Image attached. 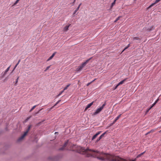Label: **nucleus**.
Segmentation results:
<instances>
[{
  "label": "nucleus",
  "mask_w": 161,
  "mask_h": 161,
  "mask_svg": "<svg viewBox=\"0 0 161 161\" xmlns=\"http://www.w3.org/2000/svg\"><path fill=\"white\" fill-rule=\"evenodd\" d=\"M30 117H30L29 118H28L26 120H28Z\"/></svg>",
  "instance_id": "43"
},
{
  "label": "nucleus",
  "mask_w": 161,
  "mask_h": 161,
  "mask_svg": "<svg viewBox=\"0 0 161 161\" xmlns=\"http://www.w3.org/2000/svg\"><path fill=\"white\" fill-rule=\"evenodd\" d=\"M42 109V108H41V109L39 110V111L37 112V113H39V112L40 111H41Z\"/></svg>",
  "instance_id": "36"
},
{
  "label": "nucleus",
  "mask_w": 161,
  "mask_h": 161,
  "mask_svg": "<svg viewBox=\"0 0 161 161\" xmlns=\"http://www.w3.org/2000/svg\"><path fill=\"white\" fill-rule=\"evenodd\" d=\"M37 106V105H36L33 106L30 110V112H31Z\"/></svg>",
  "instance_id": "17"
},
{
  "label": "nucleus",
  "mask_w": 161,
  "mask_h": 161,
  "mask_svg": "<svg viewBox=\"0 0 161 161\" xmlns=\"http://www.w3.org/2000/svg\"><path fill=\"white\" fill-rule=\"evenodd\" d=\"M76 0H74V3H75V1Z\"/></svg>",
  "instance_id": "45"
},
{
  "label": "nucleus",
  "mask_w": 161,
  "mask_h": 161,
  "mask_svg": "<svg viewBox=\"0 0 161 161\" xmlns=\"http://www.w3.org/2000/svg\"><path fill=\"white\" fill-rule=\"evenodd\" d=\"M133 40H137L140 41L141 39L138 37H134L133 38Z\"/></svg>",
  "instance_id": "16"
},
{
  "label": "nucleus",
  "mask_w": 161,
  "mask_h": 161,
  "mask_svg": "<svg viewBox=\"0 0 161 161\" xmlns=\"http://www.w3.org/2000/svg\"><path fill=\"white\" fill-rule=\"evenodd\" d=\"M160 119L161 120V116Z\"/></svg>",
  "instance_id": "46"
},
{
  "label": "nucleus",
  "mask_w": 161,
  "mask_h": 161,
  "mask_svg": "<svg viewBox=\"0 0 161 161\" xmlns=\"http://www.w3.org/2000/svg\"><path fill=\"white\" fill-rule=\"evenodd\" d=\"M106 132H105L103 133L102 134L100 137L97 139V140L96 142H98L103 137H104L105 134L106 133Z\"/></svg>",
  "instance_id": "7"
},
{
  "label": "nucleus",
  "mask_w": 161,
  "mask_h": 161,
  "mask_svg": "<svg viewBox=\"0 0 161 161\" xmlns=\"http://www.w3.org/2000/svg\"><path fill=\"white\" fill-rule=\"evenodd\" d=\"M106 103H105L102 106L98 108L95 111V112L93 113V115H96L97 114L100 113L101 111L103 109L104 106L106 105Z\"/></svg>",
  "instance_id": "3"
},
{
  "label": "nucleus",
  "mask_w": 161,
  "mask_h": 161,
  "mask_svg": "<svg viewBox=\"0 0 161 161\" xmlns=\"http://www.w3.org/2000/svg\"><path fill=\"white\" fill-rule=\"evenodd\" d=\"M51 65H50V66H47L46 69L44 70V71L45 72H46L47 70H48L50 68V67L51 66Z\"/></svg>",
  "instance_id": "19"
},
{
  "label": "nucleus",
  "mask_w": 161,
  "mask_h": 161,
  "mask_svg": "<svg viewBox=\"0 0 161 161\" xmlns=\"http://www.w3.org/2000/svg\"><path fill=\"white\" fill-rule=\"evenodd\" d=\"M64 91V90L61 91L59 93V94L57 96V97H58L59 96H60Z\"/></svg>",
  "instance_id": "22"
},
{
  "label": "nucleus",
  "mask_w": 161,
  "mask_h": 161,
  "mask_svg": "<svg viewBox=\"0 0 161 161\" xmlns=\"http://www.w3.org/2000/svg\"><path fill=\"white\" fill-rule=\"evenodd\" d=\"M94 103V102H92L91 103L88 104L86 107V108L85 110L86 111V110L88 108H90L91 106L93 104V103Z\"/></svg>",
  "instance_id": "9"
},
{
  "label": "nucleus",
  "mask_w": 161,
  "mask_h": 161,
  "mask_svg": "<svg viewBox=\"0 0 161 161\" xmlns=\"http://www.w3.org/2000/svg\"><path fill=\"white\" fill-rule=\"evenodd\" d=\"M121 114H119V115H118L115 119V120H114V121L112 123V124H114L115 122L119 119V118L121 116Z\"/></svg>",
  "instance_id": "11"
},
{
  "label": "nucleus",
  "mask_w": 161,
  "mask_h": 161,
  "mask_svg": "<svg viewBox=\"0 0 161 161\" xmlns=\"http://www.w3.org/2000/svg\"><path fill=\"white\" fill-rule=\"evenodd\" d=\"M128 48V47H127V46L122 51V52H124L125 50H126V49H127Z\"/></svg>",
  "instance_id": "28"
},
{
  "label": "nucleus",
  "mask_w": 161,
  "mask_h": 161,
  "mask_svg": "<svg viewBox=\"0 0 161 161\" xmlns=\"http://www.w3.org/2000/svg\"><path fill=\"white\" fill-rule=\"evenodd\" d=\"M102 132L101 131L97 132L92 137V140H93L95 139Z\"/></svg>",
  "instance_id": "5"
},
{
  "label": "nucleus",
  "mask_w": 161,
  "mask_h": 161,
  "mask_svg": "<svg viewBox=\"0 0 161 161\" xmlns=\"http://www.w3.org/2000/svg\"><path fill=\"white\" fill-rule=\"evenodd\" d=\"M70 25V24H69L68 25H66L64 27L63 31H67L68 30L69 28Z\"/></svg>",
  "instance_id": "13"
},
{
  "label": "nucleus",
  "mask_w": 161,
  "mask_h": 161,
  "mask_svg": "<svg viewBox=\"0 0 161 161\" xmlns=\"http://www.w3.org/2000/svg\"><path fill=\"white\" fill-rule=\"evenodd\" d=\"M151 28H153H153H154V26H151Z\"/></svg>",
  "instance_id": "38"
},
{
  "label": "nucleus",
  "mask_w": 161,
  "mask_h": 161,
  "mask_svg": "<svg viewBox=\"0 0 161 161\" xmlns=\"http://www.w3.org/2000/svg\"><path fill=\"white\" fill-rule=\"evenodd\" d=\"M20 60H19L18 63L16 64L15 66V67H14V69H15L17 67V65H18V64H19V63L20 62Z\"/></svg>",
  "instance_id": "23"
},
{
  "label": "nucleus",
  "mask_w": 161,
  "mask_h": 161,
  "mask_svg": "<svg viewBox=\"0 0 161 161\" xmlns=\"http://www.w3.org/2000/svg\"><path fill=\"white\" fill-rule=\"evenodd\" d=\"M152 30V29L151 28H150V29H147L149 31H151V30Z\"/></svg>",
  "instance_id": "33"
},
{
  "label": "nucleus",
  "mask_w": 161,
  "mask_h": 161,
  "mask_svg": "<svg viewBox=\"0 0 161 161\" xmlns=\"http://www.w3.org/2000/svg\"><path fill=\"white\" fill-rule=\"evenodd\" d=\"M96 79H94L91 82H92V83L94 81H95V80H96Z\"/></svg>",
  "instance_id": "32"
},
{
  "label": "nucleus",
  "mask_w": 161,
  "mask_h": 161,
  "mask_svg": "<svg viewBox=\"0 0 161 161\" xmlns=\"http://www.w3.org/2000/svg\"><path fill=\"white\" fill-rule=\"evenodd\" d=\"M31 125H30L28 126V128L25 131L24 133V134L21 136L18 139V141L19 142L23 140L25 136L27 135L29 131L30 130L31 128Z\"/></svg>",
  "instance_id": "2"
},
{
  "label": "nucleus",
  "mask_w": 161,
  "mask_h": 161,
  "mask_svg": "<svg viewBox=\"0 0 161 161\" xmlns=\"http://www.w3.org/2000/svg\"><path fill=\"white\" fill-rule=\"evenodd\" d=\"M130 44H129L127 45V47H128H128H130Z\"/></svg>",
  "instance_id": "34"
},
{
  "label": "nucleus",
  "mask_w": 161,
  "mask_h": 161,
  "mask_svg": "<svg viewBox=\"0 0 161 161\" xmlns=\"http://www.w3.org/2000/svg\"><path fill=\"white\" fill-rule=\"evenodd\" d=\"M122 17V16H119V17H118L114 21V22L115 23L119 19L121 18Z\"/></svg>",
  "instance_id": "18"
},
{
  "label": "nucleus",
  "mask_w": 161,
  "mask_h": 161,
  "mask_svg": "<svg viewBox=\"0 0 161 161\" xmlns=\"http://www.w3.org/2000/svg\"><path fill=\"white\" fill-rule=\"evenodd\" d=\"M58 134V132H55V134Z\"/></svg>",
  "instance_id": "40"
},
{
  "label": "nucleus",
  "mask_w": 161,
  "mask_h": 161,
  "mask_svg": "<svg viewBox=\"0 0 161 161\" xmlns=\"http://www.w3.org/2000/svg\"><path fill=\"white\" fill-rule=\"evenodd\" d=\"M114 6H112V5L111 4V8H112Z\"/></svg>",
  "instance_id": "37"
},
{
  "label": "nucleus",
  "mask_w": 161,
  "mask_h": 161,
  "mask_svg": "<svg viewBox=\"0 0 161 161\" xmlns=\"http://www.w3.org/2000/svg\"><path fill=\"white\" fill-rule=\"evenodd\" d=\"M70 84H69L68 85H67L64 89L63 90H64V91L65 90H66L67 88H68L70 86Z\"/></svg>",
  "instance_id": "21"
},
{
  "label": "nucleus",
  "mask_w": 161,
  "mask_h": 161,
  "mask_svg": "<svg viewBox=\"0 0 161 161\" xmlns=\"http://www.w3.org/2000/svg\"><path fill=\"white\" fill-rule=\"evenodd\" d=\"M150 131L151 132H153V130H152Z\"/></svg>",
  "instance_id": "35"
},
{
  "label": "nucleus",
  "mask_w": 161,
  "mask_h": 161,
  "mask_svg": "<svg viewBox=\"0 0 161 161\" xmlns=\"http://www.w3.org/2000/svg\"><path fill=\"white\" fill-rule=\"evenodd\" d=\"M81 5V3H80L79 5V6L78 7L76 8V9L74 13H73V14H75L76 13V12H77V11L79 9V8H80V6Z\"/></svg>",
  "instance_id": "14"
},
{
  "label": "nucleus",
  "mask_w": 161,
  "mask_h": 161,
  "mask_svg": "<svg viewBox=\"0 0 161 161\" xmlns=\"http://www.w3.org/2000/svg\"><path fill=\"white\" fill-rule=\"evenodd\" d=\"M161 0H156L155 2L153 3L151 5H150L148 8L147 9H148L149 8H151L152 6H153L156 3H158Z\"/></svg>",
  "instance_id": "6"
},
{
  "label": "nucleus",
  "mask_w": 161,
  "mask_h": 161,
  "mask_svg": "<svg viewBox=\"0 0 161 161\" xmlns=\"http://www.w3.org/2000/svg\"><path fill=\"white\" fill-rule=\"evenodd\" d=\"M61 100H58L57 103H56L54 105V106H56L58 103L60 101H61Z\"/></svg>",
  "instance_id": "26"
},
{
  "label": "nucleus",
  "mask_w": 161,
  "mask_h": 161,
  "mask_svg": "<svg viewBox=\"0 0 161 161\" xmlns=\"http://www.w3.org/2000/svg\"><path fill=\"white\" fill-rule=\"evenodd\" d=\"M91 58H92L87 60L85 62L82 63L76 69V71L77 72L81 71Z\"/></svg>",
  "instance_id": "1"
},
{
  "label": "nucleus",
  "mask_w": 161,
  "mask_h": 161,
  "mask_svg": "<svg viewBox=\"0 0 161 161\" xmlns=\"http://www.w3.org/2000/svg\"><path fill=\"white\" fill-rule=\"evenodd\" d=\"M56 53V52H54V53L47 60V61H48L49 60H51V59H52V58L54 56V55H55V54Z\"/></svg>",
  "instance_id": "12"
},
{
  "label": "nucleus",
  "mask_w": 161,
  "mask_h": 161,
  "mask_svg": "<svg viewBox=\"0 0 161 161\" xmlns=\"http://www.w3.org/2000/svg\"><path fill=\"white\" fill-rule=\"evenodd\" d=\"M54 106H53V107H52L51 108H48L47 109L48 110V111H50L51 110V109H52L54 108Z\"/></svg>",
  "instance_id": "25"
},
{
  "label": "nucleus",
  "mask_w": 161,
  "mask_h": 161,
  "mask_svg": "<svg viewBox=\"0 0 161 161\" xmlns=\"http://www.w3.org/2000/svg\"><path fill=\"white\" fill-rule=\"evenodd\" d=\"M126 78L124 80H123L121 81L118 83V85H120L122 84L126 80Z\"/></svg>",
  "instance_id": "15"
},
{
  "label": "nucleus",
  "mask_w": 161,
  "mask_h": 161,
  "mask_svg": "<svg viewBox=\"0 0 161 161\" xmlns=\"http://www.w3.org/2000/svg\"><path fill=\"white\" fill-rule=\"evenodd\" d=\"M150 133H151V132H150V131H149V132H147V134H149Z\"/></svg>",
  "instance_id": "39"
},
{
  "label": "nucleus",
  "mask_w": 161,
  "mask_h": 161,
  "mask_svg": "<svg viewBox=\"0 0 161 161\" xmlns=\"http://www.w3.org/2000/svg\"><path fill=\"white\" fill-rule=\"evenodd\" d=\"M20 0H17L16 2L14 3L13 4V6H14L15 5H16L18 3V2H19V1Z\"/></svg>",
  "instance_id": "24"
},
{
  "label": "nucleus",
  "mask_w": 161,
  "mask_h": 161,
  "mask_svg": "<svg viewBox=\"0 0 161 161\" xmlns=\"http://www.w3.org/2000/svg\"><path fill=\"white\" fill-rule=\"evenodd\" d=\"M92 83V82H89L88 83H87L86 85V86H89L90 84H91V83Z\"/></svg>",
  "instance_id": "30"
},
{
  "label": "nucleus",
  "mask_w": 161,
  "mask_h": 161,
  "mask_svg": "<svg viewBox=\"0 0 161 161\" xmlns=\"http://www.w3.org/2000/svg\"><path fill=\"white\" fill-rule=\"evenodd\" d=\"M148 134H147V133L146 134V135H148Z\"/></svg>",
  "instance_id": "44"
},
{
  "label": "nucleus",
  "mask_w": 161,
  "mask_h": 161,
  "mask_svg": "<svg viewBox=\"0 0 161 161\" xmlns=\"http://www.w3.org/2000/svg\"><path fill=\"white\" fill-rule=\"evenodd\" d=\"M159 100V99L158 98L155 101V102L152 105V106L150 107V108H149V110L151 109L156 104V103L158 102V101Z\"/></svg>",
  "instance_id": "10"
},
{
  "label": "nucleus",
  "mask_w": 161,
  "mask_h": 161,
  "mask_svg": "<svg viewBox=\"0 0 161 161\" xmlns=\"http://www.w3.org/2000/svg\"><path fill=\"white\" fill-rule=\"evenodd\" d=\"M114 124H112V123L110 125V126H111L112 125H113Z\"/></svg>",
  "instance_id": "41"
},
{
  "label": "nucleus",
  "mask_w": 161,
  "mask_h": 161,
  "mask_svg": "<svg viewBox=\"0 0 161 161\" xmlns=\"http://www.w3.org/2000/svg\"><path fill=\"white\" fill-rule=\"evenodd\" d=\"M68 142V141L66 142L64 144L63 146L62 147H61L59 149V150H63L64 149V148L65 147H66V146L67 145Z\"/></svg>",
  "instance_id": "8"
},
{
  "label": "nucleus",
  "mask_w": 161,
  "mask_h": 161,
  "mask_svg": "<svg viewBox=\"0 0 161 161\" xmlns=\"http://www.w3.org/2000/svg\"><path fill=\"white\" fill-rule=\"evenodd\" d=\"M114 124H112V123L110 125V126H111L112 125H113Z\"/></svg>",
  "instance_id": "42"
},
{
  "label": "nucleus",
  "mask_w": 161,
  "mask_h": 161,
  "mask_svg": "<svg viewBox=\"0 0 161 161\" xmlns=\"http://www.w3.org/2000/svg\"><path fill=\"white\" fill-rule=\"evenodd\" d=\"M19 78V77H18L15 81V86H16L17 85V83L18 82Z\"/></svg>",
  "instance_id": "20"
},
{
  "label": "nucleus",
  "mask_w": 161,
  "mask_h": 161,
  "mask_svg": "<svg viewBox=\"0 0 161 161\" xmlns=\"http://www.w3.org/2000/svg\"><path fill=\"white\" fill-rule=\"evenodd\" d=\"M116 0H114V1L112 3V6H114L115 3V2H116Z\"/></svg>",
  "instance_id": "27"
},
{
  "label": "nucleus",
  "mask_w": 161,
  "mask_h": 161,
  "mask_svg": "<svg viewBox=\"0 0 161 161\" xmlns=\"http://www.w3.org/2000/svg\"><path fill=\"white\" fill-rule=\"evenodd\" d=\"M119 85H118V84L115 86L114 89H116Z\"/></svg>",
  "instance_id": "31"
},
{
  "label": "nucleus",
  "mask_w": 161,
  "mask_h": 161,
  "mask_svg": "<svg viewBox=\"0 0 161 161\" xmlns=\"http://www.w3.org/2000/svg\"><path fill=\"white\" fill-rule=\"evenodd\" d=\"M128 48V47H127V46L122 51V52H124L125 50H126V49H127Z\"/></svg>",
  "instance_id": "29"
},
{
  "label": "nucleus",
  "mask_w": 161,
  "mask_h": 161,
  "mask_svg": "<svg viewBox=\"0 0 161 161\" xmlns=\"http://www.w3.org/2000/svg\"><path fill=\"white\" fill-rule=\"evenodd\" d=\"M10 68V66L8 67L5 70V71H4V72L3 73V72L2 73V77H3L7 74V72L9 71V69Z\"/></svg>",
  "instance_id": "4"
}]
</instances>
